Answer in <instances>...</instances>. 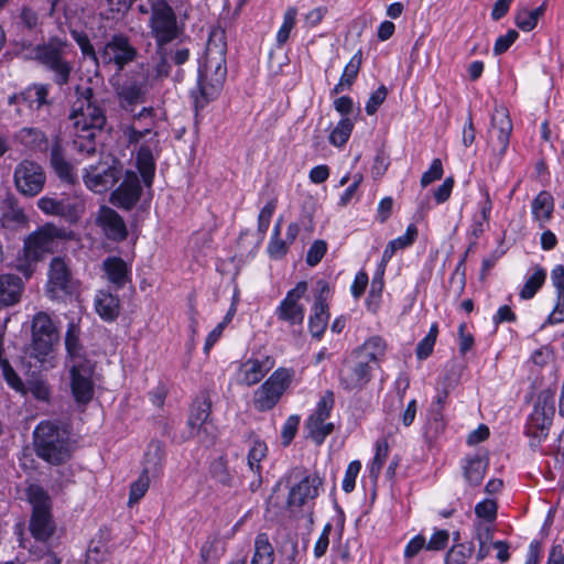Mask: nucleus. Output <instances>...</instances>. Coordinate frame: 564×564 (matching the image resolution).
I'll list each match as a JSON object with an SVG mask.
<instances>
[{"label":"nucleus","mask_w":564,"mask_h":564,"mask_svg":"<svg viewBox=\"0 0 564 564\" xmlns=\"http://www.w3.org/2000/svg\"><path fill=\"white\" fill-rule=\"evenodd\" d=\"M267 451L265 443L259 440L254 441L252 447L249 449L248 466L254 474H260V463L267 456Z\"/></svg>","instance_id":"53"},{"label":"nucleus","mask_w":564,"mask_h":564,"mask_svg":"<svg viewBox=\"0 0 564 564\" xmlns=\"http://www.w3.org/2000/svg\"><path fill=\"white\" fill-rule=\"evenodd\" d=\"M151 477L141 473L137 480L130 485L128 506L138 503L147 494L150 487Z\"/></svg>","instance_id":"49"},{"label":"nucleus","mask_w":564,"mask_h":564,"mask_svg":"<svg viewBox=\"0 0 564 564\" xmlns=\"http://www.w3.org/2000/svg\"><path fill=\"white\" fill-rule=\"evenodd\" d=\"M361 62L362 54L361 51H358L345 66L340 80L346 84L347 88H349L354 84L359 73Z\"/></svg>","instance_id":"54"},{"label":"nucleus","mask_w":564,"mask_h":564,"mask_svg":"<svg viewBox=\"0 0 564 564\" xmlns=\"http://www.w3.org/2000/svg\"><path fill=\"white\" fill-rule=\"evenodd\" d=\"M544 3L534 10L521 8L516 14L514 22L520 30L530 32L536 26L538 21L544 14Z\"/></svg>","instance_id":"42"},{"label":"nucleus","mask_w":564,"mask_h":564,"mask_svg":"<svg viewBox=\"0 0 564 564\" xmlns=\"http://www.w3.org/2000/svg\"><path fill=\"white\" fill-rule=\"evenodd\" d=\"M497 502L494 499H485L475 507V513L478 518L488 522H494L497 518Z\"/></svg>","instance_id":"57"},{"label":"nucleus","mask_w":564,"mask_h":564,"mask_svg":"<svg viewBox=\"0 0 564 564\" xmlns=\"http://www.w3.org/2000/svg\"><path fill=\"white\" fill-rule=\"evenodd\" d=\"M307 288V282L301 281L286 293V296L275 310V315L280 321L288 323L290 326H301L303 324L305 307L300 301L306 294Z\"/></svg>","instance_id":"19"},{"label":"nucleus","mask_w":564,"mask_h":564,"mask_svg":"<svg viewBox=\"0 0 564 564\" xmlns=\"http://www.w3.org/2000/svg\"><path fill=\"white\" fill-rule=\"evenodd\" d=\"M18 139L23 145L33 151H45L47 149V138L37 128H22L18 133Z\"/></svg>","instance_id":"40"},{"label":"nucleus","mask_w":564,"mask_h":564,"mask_svg":"<svg viewBox=\"0 0 564 564\" xmlns=\"http://www.w3.org/2000/svg\"><path fill=\"white\" fill-rule=\"evenodd\" d=\"M293 473L301 476V479L291 486L286 499V506L292 512L313 501L318 496L319 488L323 485V480L317 474L304 475L301 470H294Z\"/></svg>","instance_id":"17"},{"label":"nucleus","mask_w":564,"mask_h":564,"mask_svg":"<svg viewBox=\"0 0 564 564\" xmlns=\"http://www.w3.org/2000/svg\"><path fill=\"white\" fill-rule=\"evenodd\" d=\"M137 50L131 45L129 39L123 34L113 35L98 52L99 62L104 65H116L118 70L134 61Z\"/></svg>","instance_id":"18"},{"label":"nucleus","mask_w":564,"mask_h":564,"mask_svg":"<svg viewBox=\"0 0 564 564\" xmlns=\"http://www.w3.org/2000/svg\"><path fill=\"white\" fill-rule=\"evenodd\" d=\"M545 278L546 273L544 269L536 267L534 273L527 279L524 285L522 286L519 293L520 297L522 300L532 299L544 284Z\"/></svg>","instance_id":"45"},{"label":"nucleus","mask_w":564,"mask_h":564,"mask_svg":"<svg viewBox=\"0 0 564 564\" xmlns=\"http://www.w3.org/2000/svg\"><path fill=\"white\" fill-rule=\"evenodd\" d=\"M447 398V391H442L437 394L436 401L432 404L431 414L432 421L429 422L425 435L427 437H437V435L444 430V422L442 419V409Z\"/></svg>","instance_id":"39"},{"label":"nucleus","mask_w":564,"mask_h":564,"mask_svg":"<svg viewBox=\"0 0 564 564\" xmlns=\"http://www.w3.org/2000/svg\"><path fill=\"white\" fill-rule=\"evenodd\" d=\"M512 132V122L507 108L500 106L494 109L490 129L488 131V145L498 161L505 155Z\"/></svg>","instance_id":"15"},{"label":"nucleus","mask_w":564,"mask_h":564,"mask_svg":"<svg viewBox=\"0 0 564 564\" xmlns=\"http://www.w3.org/2000/svg\"><path fill=\"white\" fill-rule=\"evenodd\" d=\"M150 28L159 47L175 40L181 30L174 10L166 0H155L151 4Z\"/></svg>","instance_id":"8"},{"label":"nucleus","mask_w":564,"mask_h":564,"mask_svg":"<svg viewBox=\"0 0 564 564\" xmlns=\"http://www.w3.org/2000/svg\"><path fill=\"white\" fill-rule=\"evenodd\" d=\"M293 371L276 369L253 393V406L260 412L269 411L275 406L289 388Z\"/></svg>","instance_id":"9"},{"label":"nucleus","mask_w":564,"mask_h":564,"mask_svg":"<svg viewBox=\"0 0 564 564\" xmlns=\"http://www.w3.org/2000/svg\"><path fill=\"white\" fill-rule=\"evenodd\" d=\"M100 131H76L73 140L74 149L86 156H91L97 151L96 135Z\"/></svg>","instance_id":"43"},{"label":"nucleus","mask_w":564,"mask_h":564,"mask_svg":"<svg viewBox=\"0 0 564 564\" xmlns=\"http://www.w3.org/2000/svg\"><path fill=\"white\" fill-rule=\"evenodd\" d=\"M335 403L333 391H326L317 402L316 409L305 423L307 437L316 445L323 444L325 438L334 431V424L326 422Z\"/></svg>","instance_id":"12"},{"label":"nucleus","mask_w":564,"mask_h":564,"mask_svg":"<svg viewBox=\"0 0 564 564\" xmlns=\"http://www.w3.org/2000/svg\"><path fill=\"white\" fill-rule=\"evenodd\" d=\"M50 164L62 182L74 184L77 181L75 169L66 159L64 150L58 141H56L51 148Z\"/></svg>","instance_id":"29"},{"label":"nucleus","mask_w":564,"mask_h":564,"mask_svg":"<svg viewBox=\"0 0 564 564\" xmlns=\"http://www.w3.org/2000/svg\"><path fill=\"white\" fill-rule=\"evenodd\" d=\"M37 207L46 215L58 216L69 223H76L85 212V202L76 194L61 197L43 196L37 200Z\"/></svg>","instance_id":"13"},{"label":"nucleus","mask_w":564,"mask_h":564,"mask_svg":"<svg viewBox=\"0 0 564 564\" xmlns=\"http://www.w3.org/2000/svg\"><path fill=\"white\" fill-rule=\"evenodd\" d=\"M219 546L220 539L217 535L209 536L200 549V557L203 562H216L221 555Z\"/></svg>","instance_id":"56"},{"label":"nucleus","mask_w":564,"mask_h":564,"mask_svg":"<svg viewBox=\"0 0 564 564\" xmlns=\"http://www.w3.org/2000/svg\"><path fill=\"white\" fill-rule=\"evenodd\" d=\"M488 465L489 463L486 456L477 455L467 458L466 465L464 466V477L466 481L473 487L479 486L488 469Z\"/></svg>","instance_id":"36"},{"label":"nucleus","mask_w":564,"mask_h":564,"mask_svg":"<svg viewBox=\"0 0 564 564\" xmlns=\"http://www.w3.org/2000/svg\"><path fill=\"white\" fill-rule=\"evenodd\" d=\"M96 223L110 240L122 241L128 236V229L123 218L108 206H101L99 208Z\"/></svg>","instance_id":"25"},{"label":"nucleus","mask_w":564,"mask_h":564,"mask_svg":"<svg viewBox=\"0 0 564 564\" xmlns=\"http://www.w3.org/2000/svg\"><path fill=\"white\" fill-rule=\"evenodd\" d=\"M274 360L265 357L263 360L248 359L240 366V382L248 387L257 384L273 368Z\"/></svg>","instance_id":"28"},{"label":"nucleus","mask_w":564,"mask_h":564,"mask_svg":"<svg viewBox=\"0 0 564 564\" xmlns=\"http://www.w3.org/2000/svg\"><path fill=\"white\" fill-rule=\"evenodd\" d=\"M42 261L26 245L23 243L21 253L14 261V269L30 279L36 270V264Z\"/></svg>","instance_id":"41"},{"label":"nucleus","mask_w":564,"mask_h":564,"mask_svg":"<svg viewBox=\"0 0 564 564\" xmlns=\"http://www.w3.org/2000/svg\"><path fill=\"white\" fill-rule=\"evenodd\" d=\"M554 411L553 392H544L542 408L536 406L531 415L528 435L538 438L539 442L545 440L552 425Z\"/></svg>","instance_id":"24"},{"label":"nucleus","mask_w":564,"mask_h":564,"mask_svg":"<svg viewBox=\"0 0 564 564\" xmlns=\"http://www.w3.org/2000/svg\"><path fill=\"white\" fill-rule=\"evenodd\" d=\"M145 93L138 84L123 86L118 91V102L126 111L133 112L137 105L143 104Z\"/></svg>","instance_id":"37"},{"label":"nucleus","mask_w":564,"mask_h":564,"mask_svg":"<svg viewBox=\"0 0 564 564\" xmlns=\"http://www.w3.org/2000/svg\"><path fill=\"white\" fill-rule=\"evenodd\" d=\"M36 455L53 465H61L72 456L68 431L51 421L41 422L34 431Z\"/></svg>","instance_id":"3"},{"label":"nucleus","mask_w":564,"mask_h":564,"mask_svg":"<svg viewBox=\"0 0 564 564\" xmlns=\"http://www.w3.org/2000/svg\"><path fill=\"white\" fill-rule=\"evenodd\" d=\"M28 499L33 507L30 521L31 533L36 540L46 541L55 531L50 498L41 487L33 485L28 489Z\"/></svg>","instance_id":"7"},{"label":"nucleus","mask_w":564,"mask_h":564,"mask_svg":"<svg viewBox=\"0 0 564 564\" xmlns=\"http://www.w3.org/2000/svg\"><path fill=\"white\" fill-rule=\"evenodd\" d=\"M32 58L53 74V80L58 86L68 84L73 65L66 59V43L52 39L39 44L32 50Z\"/></svg>","instance_id":"6"},{"label":"nucleus","mask_w":564,"mask_h":564,"mask_svg":"<svg viewBox=\"0 0 564 564\" xmlns=\"http://www.w3.org/2000/svg\"><path fill=\"white\" fill-rule=\"evenodd\" d=\"M209 473L217 482L226 487H232L234 477L228 469V462L225 456H220L212 462Z\"/></svg>","instance_id":"46"},{"label":"nucleus","mask_w":564,"mask_h":564,"mask_svg":"<svg viewBox=\"0 0 564 564\" xmlns=\"http://www.w3.org/2000/svg\"><path fill=\"white\" fill-rule=\"evenodd\" d=\"M80 334L82 330L78 323H75L74 321L68 323L65 333V347L73 364H77L79 360L89 361L85 358L84 346L80 343Z\"/></svg>","instance_id":"35"},{"label":"nucleus","mask_w":564,"mask_h":564,"mask_svg":"<svg viewBox=\"0 0 564 564\" xmlns=\"http://www.w3.org/2000/svg\"><path fill=\"white\" fill-rule=\"evenodd\" d=\"M532 217L539 223L540 228H544L551 220L554 212V198L547 191L540 192L531 204Z\"/></svg>","instance_id":"33"},{"label":"nucleus","mask_w":564,"mask_h":564,"mask_svg":"<svg viewBox=\"0 0 564 564\" xmlns=\"http://www.w3.org/2000/svg\"><path fill=\"white\" fill-rule=\"evenodd\" d=\"M66 238L67 232L65 229L47 223L30 234L24 239V245H26L33 252H35L36 256H39L41 260H43L46 253L54 252L58 242Z\"/></svg>","instance_id":"20"},{"label":"nucleus","mask_w":564,"mask_h":564,"mask_svg":"<svg viewBox=\"0 0 564 564\" xmlns=\"http://www.w3.org/2000/svg\"><path fill=\"white\" fill-rule=\"evenodd\" d=\"M299 424L300 417L297 415H291L285 421L281 432L282 443L284 446H288L294 438Z\"/></svg>","instance_id":"63"},{"label":"nucleus","mask_w":564,"mask_h":564,"mask_svg":"<svg viewBox=\"0 0 564 564\" xmlns=\"http://www.w3.org/2000/svg\"><path fill=\"white\" fill-rule=\"evenodd\" d=\"M388 95V90L386 86L381 85L376 91H373L367 104H366V112L369 116H372L377 112L378 108L383 104Z\"/></svg>","instance_id":"59"},{"label":"nucleus","mask_w":564,"mask_h":564,"mask_svg":"<svg viewBox=\"0 0 564 564\" xmlns=\"http://www.w3.org/2000/svg\"><path fill=\"white\" fill-rule=\"evenodd\" d=\"M327 250V243L324 240H315L306 254V263L315 267L321 262Z\"/></svg>","instance_id":"58"},{"label":"nucleus","mask_w":564,"mask_h":564,"mask_svg":"<svg viewBox=\"0 0 564 564\" xmlns=\"http://www.w3.org/2000/svg\"><path fill=\"white\" fill-rule=\"evenodd\" d=\"M297 17V9L295 7H289L283 15V22L276 33V45L282 47L289 40L290 33L295 26Z\"/></svg>","instance_id":"47"},{"label":"nucleus","mask_w":564,"mask_h":564,"mask_svg":"<svg viewBox=\"0 0 564 564\" xmlns=\"http://www.w3.org/2000/svg\"><path fill=\"white\" fill-rule=\"evenodd\" d=\"M95 308L102 319L115 321L120 312L119 297L109 291L101 290L95 297Z\"/></svg>","instance_id":"34"},{"label":"nucleus","mask_w":564,"mask_h":564,"mask_svg":"<svg viewBox=\"0 0 564 564\" xmlns=\"http://www.w3.org/2000/svg\"><path fill=\"white\" fill-rule=\"evenodd\" d=\"M212 401L208 395H203L194 401L187 424L189 426V436L198 437L205 441L204 435L215 436L214 425L209 422Z\"/></svg>","instance_id":"21"},{"label":"nucleus","mask_w":564,"mask_h":564,"mask_svg":"<svg viewBox=\"0 0 564 564\" xmlns=\"http://www.w3.org/2000/svg\"><path fill=\"white\" fill-rule=\"evenodd\" d=\"M354 123L349 118L340 119L329 134V142L334 147H343L348 141Z\"/></svg>","instance_id":"48"},{"label":"nucleus","mask_w":564,"mask_h":564,"mask_svg":"<svg viewBox=\"0 0 564 564\" xmlns=\"http://www.w3.org/2000/svg\"><path fill=\"white\" fill-rule=\"evenodd\" d=\"M159 140L149 138L141 145L137 154V165L145 185H151L154 175L155 163L153 151L158 148Z\"/></svg>","instance_id":"30"},{"label":"nucleus","mask_w":564,"mask_h":564,"mask_svg":"<svg viewBox=\"0 0 564 564\" xmlns=\"http://www.w3.org/2000/svg\"><path fill=\"white\" fill-rule=\"evenodd\" d=\"M95 364L93 361H80L73 364L69 369L70 391L78 404L86 405L94 398L95 383L93 376Z\"/></svg>","instance_id":"16"},{"label":"nucleus","mask_w":564,"mask_h":564,"mask_svg":"<svg viewBox=\"0 0 564 564\" xmlns=\"http://www.w3.org/2000/svg\"><path fill=\"white\" fill-rule=\"evenodd\" d=\"M361 469L359 460L351 462L345 473L343 479V489L346 492H351L355 489L356 478Z\"/></svg>","instance_id":"60"},{"label":"nucleus","mask_w":564,"mask_h":564,"mask_svg":"<svg viewBox=\"0 0 564 564\" xmlns=\"http://www.w3.org/2000/svg\"><path fill=\"white\" fill-rule=\"evenodd\" d=\"M76 99L72 102L69 120L76 131H101L107 118L105 109L95 98L90 86L77 85L75 87Z\"/></svg>","instance_id":"4"},{"label":"nucleus","mask_w":564,"mask_h":564,"mask_svg":"<svg viewBox=\"0 0 564 564\" xmlns=\"http://www.w3.org/2000/svg\"><path fill=\"white\" fill-rule=\"evenodd\" d=\"M226 53L227 44L224 32H212L206 45L204 62L198 68L199 96L193 91L196 109L204 108L220 94L227 76Z\"/></svg>","instance_id":"2"},{"label":"nucleus","mask_w":564,"mask_h":564,"mask_svg":"<svg viewBox=\"0 0 564 564\" xmlns=\"http://www.w3.org/2000/svg\"><path fill=\"white\" fill-rule=\"evenodd\" d=\"M154 126V109L143 107L133 116L132 123L122 128V133L128 144H137L143 139H158V133L153 131Z\"/></svg>","instance_id":"23"},{"label":"nucleus","mask_w":564,"mask_h":564,"mask_svg":"<svg viewBox=\"0 0 564 564\" xmlns=\"http://www.w3.org/2000/svg\"><path fill=\"white\" fill-rule=\"evenodd\" d=\"M473 543H459L449 549L445 556V564H464L473 554Z\"/></svg>","instance_id":"52"},{"label":"nucleus","mask_w":564,"mask_h":564,"mask_svg":"<svg viewBox=\"0 0 564 564\" xmlns=\"http://www.w3.org/2000/svg\"><path fill=\"white\" fill-rule=\"evenodd\" d=\"M29 392L40 401H48L51 395V390L47 383L43 380H31L28 386Z\"/></svg>","instance_id":"62"},{"label":"nucleus","mask_w":564,"mask_h":564,"mask_svg":"<svg viewBox=\"0 0 564 564\" xmlns=\"http://www.w3.org/2000/svg\"><path fill=\"white\" fill-rule=\"evenodd\" d=\"M327 310L322 304L314 305L313 315L308 319V328L313 337L319 338L324 334L329 318Z\"/></svg>","instance_id":"44"},{"label":"nucleus","mask_w":564,"mask_h":564,"mask_svg":"<svg viewBox=\"0 0 564 564\" xmlns=\"http://www.w3.org/2000/svg\"><path fill=\"white\" fill-rule=\"evenodd\" d=\"M165 457L164 445L160 441H152L144 454V466L141 473L158 478L162 475Z\"/></svg>","instance_id":"32"},{"label":"nucleus","mask_w":564,"mask_h":564,"mask_svg":"<svg viewBox=\"0 0 564 564\" xmlns=\"http://www.w3.org/2000/svg\"><path fill=\"white\" fill-rule=\"evenodd\" d=\"M31 356L43 368L54 366L55 349L59 344V330L46 312H37L31 321Z\"/></svg>","instance_id":"5"},{"label":"nucleus","mask_w":564,"mask_h":564,"mask_svg":"<svg viewBox=\"0 0 564 564\" xmlns=\"http://www.w3.org/2000/svg\"><path fill=\"white\" fill-rule=\"evenodd\" d=\"M443 176V165L440 159H434L430 169L423 173L421 177V185L423 187L430 185L431 183L441 180Z\"/></svg>","instance_id":"61"},{"label":"nucleus","mask_w":564,"mask_h":564,"mask_svg":"<svg viewBox=\"0 0 564 564\" xmlns=\"http://www.w3.org/2000/svg\"><path fill=\"white\" fill-rule=\"evenodd\" d=\"M389 446L388 442L386 440H380L376 444V455L372 459L371 466H370V476L373 479H377L381 468L383 466V463L388 456Z\"/></svg>","instance_id":"55"},{"label":"nucleus","mask_w":564,"mask_h":564,"mask_svg":"<svg viewBox=\"0 0 564 564\" xmlns=\"http://www.w3.org/2000/svg\"><path fill=\"white\" fill-rule=\"evenodd\" d=\"M518 36H519V34L516 30H509L505 35L499 36L496 40V43L494 46L495 55H501L502 53L507 52L509 50V47L518 39Z\"/></svg>","instance_id":"64"},{"label":"nucleus","mask_w":564,"mask_h":564,"mask_svg":"<svg viewBox=\"0 0 564 564\" xmlns=\"http://www.w3.org/2000/svg\"><path fill=\"white\" fill-rule=\"evenodd\" d=\"M122 165L120 163L91 164L83 170V182L94 193H105L112 188L122 178Z\"/></svg>","instance_id":"14"},{"label":"nucleus","mask_w":564,"mask_h":564,"mask_svg":"<svg viewBox=\"0 0 564 564\" xmlns=\"http://www.w3.org/2000/svg\"><path fill=\"white\" fill-rule=\"evenodd\" d=\"M23 292L24 282L20 276L11 273L0 274V308L18 304Z\"/></svg>","instance_id":"26"},{"label":"nucleus","mask_w":564,"mask_h":564,"mask_svg":"<svg viewBox=\"0 0 564 564\" xmlns=\"http://www.w3.org/2000/svg\"><path fill=\"white\" fill-rule=\"evenodd\" d=\"M1 227L15 231L28 226V217L13 197H7L0 205Z\"/></svg>","instance_id":"27"},{"label":"nucleus","mask_w":564,"mask_h":564,"mask_svg":"<svg viewBox=\"0 0 564 564\" xmlns=\"http://www.w3.org/2000/svg\"><path fill=\"white\" fill-rule=\"evenodd\" d=\"M122 176L120 185L111 192L109 203L118 208L130 210L139 202L142 187L137 173L126 171Z\"/></svg>","instance_id":"22"},{"label":"nucleus","mask_w":564,"mask_h":564,"mask_svg":"<svg viewBox=\"0 0 564 564\" xmlns=\"http://www.w3.org/2000/svg\"><path fill=\"white\" fill-rule=\"evenodd\" d=\"M102 270L109 283L116 290L121 289L129 281V268L119 257H108L102 262Z\"/></svg>","instance_id":"31"},{"label":"nucleus","mask_w":564,"mask_h":564,"mask_svg":"<svg viewBox=\"0 0 564 564\" xmlns=\"http://www.w3.org/2000/svg\"><path fill=\"white\" fill-rule=\"evenodd\" d=\"M274 549L267 533H259L254 540V551L250 564H273Z\"/></svg>","instance_id":"38"},{"label":"nucleus","mask_w":564,"mask_h":564,"mask_svg":"<svg viewBox=\"0 0 564 564\" xmlns=\"http://www.w3.org/2000/svg\"><path fill=\"white\" fill-rule=\"evenodd\" d=\"M387 350V344L380 336L368 338L355 348L341 362L339 384L348 392L361 391L373 378Z\"/></svg>","instance_id":"1"},{"label":"nucleus","mask_w":564,"mask_h":564,"mask_svg":"<svg viewBox=\"0 0 564 564\" xmlns=\"http://www.w3.org/2000/svg\"><path fill=\"white\" fill-rule=\"evenodd\" d=\"M2 354H3V343H2V336L0 335V369L2 371V376L9 386H11L15 390H21L23 387V382H22L21 378L18 376V373L11 367L9 360L2 356Z\"/></svg>","instance_id":"51"},{"label":"nucleus","mask_w":564,"mask_h":564,"mask_svg":"<svg viewBox=\"0 0 564 564\" xmlns=\"http://www.w3.org/2000/svg\"><path fill=\"white\" fill-rule=\"evenodd\" d=\"M77 290L76 280L65 258L54 257L48 265L46 293L53 300L73 295Z\"/></svg>","instance_id":"10"},{"label":"nucleus","mask_w":564,"mask_h":564,"mask_svg":"<svg viewBox=\"0 0 564 564\" xmlns=\"http://www.w3.org/2000/svg\"><path fill=\"white\" fill-rule=\"evenodd\" d=\"M2 354H3V343H2V336L0 335V369L2 371V376L9 386H11L15 390H21L23 387V382H22L21 378L18 376V373L11 367L9 360L2 356Z\"/></svg>","instance_id":"50"},{"label":"nucleus","mask_w":564,"mask_h":564,"mask_svg":"<svg viewBox=\"0 0 564 564\" xmlns=\"http://www.w3.org/2000/svg\"><path fill=\"white\" fill-rule=\"evenodd\" d=\"M17 191L25 197L39 195L46 183V174L42 165L32 160H22L13 172Z\"/></svg>","instance_id":"11"}]
</instances>
